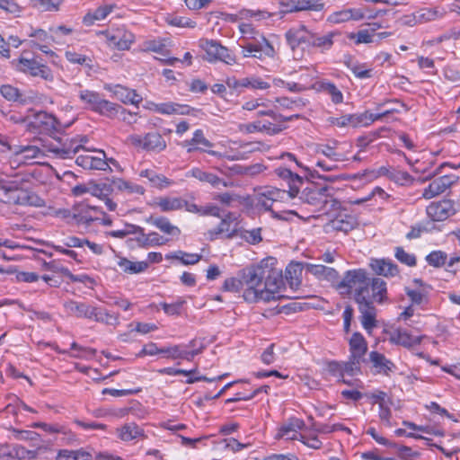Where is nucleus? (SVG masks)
<instances>
[{
  "mask_svg": "<svg viewBox=\"0 0 460 460\" xmlns=\"http://www.w3.org/2000/svg\"><path fill=\"white\" fill-rule=\"evenodd\" d=\"M276 262V259L273 257L264 259L266 269L261 301L270 302L280 296H276V294L279 293L280 289L284 287V279L282 270L275 266Z\"/></svg>",
  "mask_w": 460,
  "mask_h": 460,
  "instance_id": "nucleus-2",
  "label": "nucleus"
},
{
  "mask_svg": "<svg viewBox=\"0 0 460 460\" xmlns=\"http://www.w3.org/2000/svg\"><path fill=\"white\" fill-rule=\"evenodd\" d=\"M162 354H165L169 358L187 360L186 346L174 345L172 347H166L162 350Z\"/></svg>",
  "mask_w": 460,
  "mask_h": 460,
  "instance_id": "nucleus-54",
  "label": "nucleus"
},
{
  "mask_svg": "<svg viewBox=\"0 0 460 460\" xmlns=\"http://www.w3.org/2000/svg\"><path fill=\"white\" fill-rule=\"evenodd\" d=\"M11 64L15 70L31 76H40L45 80H52L53 78L50 69L34 59L20 58L12 60Z\"/></svg>",
  "mask_w": 460,
  "mask_h": 460,
  "instance_id": "nucleus-11",
  "label": "nucleus"
},
{
  "mask_svg": "<svg viewBox=\"0 0 460 460\" xmlns=\"http://www.w3.org/2000/svg\"><path fill=\"white\" fill-rule=\"evenodd\" d=\"M27 35L30 38L34 39L31 41V46L37 47L40 50L46 54L51 52L49 48V45L50 44L53 39L52 36L49 35L47 31H45L42 29L31 28L30 31L27 32Z\"/></svg>",
  "mask_w": 460,
  "mask_h": 460,
  "instance_id": "nucleus-25",
  "label": "nucleus"
},
{
  "mask_svg": "<svg viewBox=\"0 0 460 460\" xmlns=\"http://www.w3.org/2000/svg\"><path fill=\"white\" fill-rule=\"evenodd\" d=\"M0 93L4 98L11 102H20L24 103L29 99H31L30 96H24L20 93L19 89L10 84L2 85L0 87Z\"/></svg>",
  "mask_w": 460,
  "mask_h": 460,
  "instance_id": "nucleus-46",
  "label": "nucleus"
},
{
  "mask_svg": "<svg viewBox=\"0 0 460 460\" xmlns=\"http://www.w3.org/2000/svg\"><path fill=\"white\" fill-rule=\"evenodd\" d=\"M446 13L447 10L443 7L422 8L412 13V20L415 22L425 23L442 19Z\"/></svg>",
  "mask_w": 460,
  "mask_h": 460,
  "instance_id": "nucleus-26",
  "label": "nucleus"
},
{
  "mask_svg": "<svg viewBox=\"0 0 460 460\" xmlns=\"http://www.w3.org/2000/svg\"><path fill=\"white\" fill-rule=\"evenodd\" d=\"M370 267L376 274L385 277H394L399 273L398 266L385 259L372 260Z\"/></svg>",
  "mask_w": 460,
  "mask_h": 460,
  "instance_id": "nucleus-32",
  "label": "nucleus"
},
{
  "mask_svg": "<svg viewBox=\"0 0 460 460\" xmlns=\"http://www.w3.org/2000/svg\"><path fill=\"white\" fill-rule=\"evenodd\" d=\"M335 32H329L325 35L319 36L314 33L313 47L321 48L323 49H329L333 44V38L336 36Z\"/></svg>",
  "mask_w": 460,
  "mask_h": 460,
  "instance_id": "nucleus-56",
  "label": "nucleus"
},
{
  "mask_svg": "<svg viewBox=\"0 0 460 460\" xmlns=\"http://www.w3.org/2000/svg\"><path fill=\"white\" fill-rule=\"evenodd\" d=\"M314 33L308 31L304 25L292 28L286 33L287 40L292 49L302 47L303 49L313 46Z\"/></svg>",
  "mask_w": 460,
  "mask_h": 460,
  "instance_id": "nucleus-14",
  "label": "nucleus"
},
{
  "mask_svg": "<svg viewBox=\"0 0 460 460\" xmlns=\"http://www.w3.org/2000/svg\"><path fill=\"white\" fill-rule=\"evenodd\" d=\"M391 112L392 111L390 110L379 114H374L369 111H365L357 114H346L339 118L331 117L329 118L328 121L330 122V124L340 128L366 127L369 126L376 120L381 119L383 117L386 116L387 114H390Z\"/></svg>",
  "mask_w": 460,
  "mask_h": 460,
  "instance_id": "nucleus-7",
  "label": "nucleus"
},
{
  "mask_svg": "<svg viewBox=\"0 0 460 460\" xmlns=\"http://www.w3.org/2000/svg\"><path fill=\"white\" fill-rule=\"evenodd\" d=\"M264 260L256 265H252L243 269L240 272L243 286V298L250 303L261 301V293L263 288V280L265 279Z\"/></svg>",
  "mask_w": 460,
  "mask_h": 460,
  "instance_id": "nucleus-1",
  "label": "nucleus"
},
{
  "mask_svg": "<svg viewBox=\"0 0 460 460\" xmlns=\"http://www.w3.org/2000/svg\"><path fill=\"white\" fill-rule=\"evenodd\" d=\"M241 20H248L252 22H261L266 20L271 16V14L263 10H250L243 9L239 12L238 14Z\"/></svg>",
  "mask_w": 460,
  "mask_h": 460,
  "instance_id": "nucleus-49",
  "label": "nucleus"
},
{
  "mask_svg": "<svg viewBox=\"0 0 460 460\" xmlns=\"http://www.w3.org/2000/svg\"><path fill=\"white\" fill-rule=\"evenodd\" d=\"M369 360L376 369L377 373L389 376L390 372H393L395 369V365L386 358L384 354L377 351H371L369 353Z\"/></svg>",
  "mask_w": 460,
  "mask_h": 460,
  "instance_id": "nucleus-29",
  "label": "nucleus"
},
{
  "mask_svg": "<svg viewBox=\"0 0 460 460\" xmlns=\"http://www.w3.org/2000/svg\"><path fill=\"white\" fill-rule=\"evenodd\" d=\"M187 177H194L202 182H208L211 184L213 187H218L219 185H223L224 187H227L226 181L217 177V175L204 172L199 168H192L186 173Z\"/></svg>",
  "mask_w": 460,
  "mask_h": 460,
  "instance_id": "nucleus-36",
  "label": "nucleus"
},
{
  "mask_svg": "<svg viewBox=\"0 0 460 460\" xmlns=\"http://www.w3.org/2000/svg\"><path fill=\"white\" fill-rule=\"evenodd\" d=\"M186 301L184 299L179 298L176 302L172 304L162 302L160 303V306L168 315H179Z\"/></svg>",
  "mask_w": 460,
  "mask_h": 460,
  "instance_id": "nucleus-60",
  "label": "nucleus"
},
{
  "mask_svg": "<svg viewBox=\"0 0 460 460\" xmlns=\"http://www.w3.org/2000/svg\"><path fill=\"white\" fill-rule=\"evenodd\" d=\"M96 315L97 316H95L93 320L95 322L103 323L109 325H116L119 323V316L117 314H111L109 311L102 307L98 306Z\"/></svg>",
  "mask_w": 460,
  "mask_h": 460,
  "instance_id": "nucleus-51",
  "label": "nucleus"
},
{
  "mask_svg": "<svg viewBox=\"0 0 460 460\" xmlns=\"http://www.w3.org/2000/svg\"><path fill=\"white\" fill-rule=\"evenodd\" d=\"M92 455L83 448L76 450L60 449L55 460H91Z\"/></svg>",
  "mask_w": 460,
  "mask_h": 460,
  "instance_id": "nucleus-45",
  "label": "nucleus"
},
{
  "mask_svg": "<svg viewBox=\"0 0 460 460\" xmlns=\"http://www.w3.org/2000/svg\"><path fill=\"white\" fill-rule=\"evenodd\" d=\"M75 163L87 170H102L105 171L109 168V164L106 160V155L103 151H95V154L86 153L77 156Z\"/></svg>",
  "mask_w": 460,
  "mask_h": 460,
  "instance_id": "nucleus-16",
  "label": "nucleus"
},
{
  "mask_svg": "<svg viewBox=\"0 0 460 460\" xmlns=\"http://www.w3.org/2000/svg\"><path fill=\"white\" fill-rule=\"evenodd\" d=\"M33 124L41 130L57 129L59 123L55 116L44 111L38 112L35 115Z\"/></svg>",
  "mask_w": 460,
  "mask_h": 460,
  "instance_id": "nucleus-40",
  "label": "nucleus"
},
{
  "mask_svg": "<svg viewBox=\"0 0 460 460\" xmlns=\"http://www.w3.org/2000/svg\"><path fill=\"white\" fill-rule=\"evenodd\" d=\"M32 7L40 12H54L58 9L59 0H30Z\"/></svg>",
  "mask_w": 460,
  "mask_h": 460,
  "instance_id": "nucleus-52",
  "label": "nucleus"
},
{
  "mask_svg": "<svg viewBox=\"0 0 460 460\" xmlns=\"http://www.w3.org/2000/svg\"><path fill=\"white\" fill-rule=\"evenodd\" d=\"M9 149L20 163L24 164L39 157L41 154L40 149L35 146H9Z\"/></svg>",
  "mask_w": 460,
  "mask_h": 460,
  "instance_id": "nucleus-27",
  "label": "nucleus"
},
{
  "mask_svg": "<svg viewBox=\"0 0 460 460\" xmlns=\"http://www.w3.org/2000/svg\"><path fill=\"white\" fill-rule=\"evenodd\" d=\"M289 199L287 190L274 187H264L258 190L253 197L254 205L264 210H270L273 205Z\"/></svg>",
  "mask_w": 460,
  "mask_h": 460,
  "instance_id": "nucleus-8",
  "label": "nucleus"
},
{
  "mask_svg": "<svg viewBox=\"0 0 460 460\" xmlns=\"http://www.w3.org/2000/svg\"><path fill=\"white\" fill-rule=\"evenodd\" d=\"M395 258L402 263L413 267L416 265L417 261L414 254L408 253L403 250L402 247H396L395 248Z\"/></svg>",
  "mask_w": 460,
  "mask_h": 460,
  "instance_id": "nucleus-61",
  "label": "nucleus"
},
{
  "mask_svg": "<svg viewBox=\"0 0 460 460\" xmlns=\"http://www.w3.org/2000/svg\"><path fill=\"white\" fill-rule=\"evenodd\" d=\"M91 210H96V208H90L87 207L86 205L81 204L75 208L73 212L67 209H58L56 212V215L58 217L64 218L69 224H86L90 221H93V218L90 215Z\"/></svg>",
  "mask_w": 460,
  "mask_h": 460,
  "instance_id": "nucleus-17",
  "label": "nucleus"
},
{
  "mask_svg": "<svg viewBox=\"0 0 460 460\" xmlns=\"http://www.w3.org/2000/svg\"><path fill=\"white\" fill-rule=\"evenodd\" d=\"M79 99L86 108L101 115L113 118L119 111L120 106L103 99L100 93L87 89L79 91Z\"/></svg>",
  "mask_w": 460,
  "mask_h": 460,
  "instance_id": "nucleus-4",
  "label": "nucleus"
},
{
  "mask_svg": "<svg viewBox=\"0 0 460 460\" xmlns=\"http://www.w3.org/2000/svg\"><path fill=\"white\" fill-rule=\"evenodd\" d=\"M166 142L161 134L149 132L146 134L144 149L154 152H161L166 148Z\"/></svg>",
  "mask_w": 460,
  "mask_h": 460,
  "instance_id": "nucleus-43",
  "label": "nucleus"
},
{
  "mask_svg": "<svg viewBox=\"0 0 460 460\" xmlns=\"http://www.w3.org/2000/svg\"><path fill=\"white\" fill-rule=\"evenodd\" d=\"M199 46L206 54L204 58L210 63L220 61L229 66L237 63L234 53L216 40L201 39Z\"/></svg>",
  "mask_w": 460,
  "mask_h": 460,
  "instance_id": "nucleus-6",
  "label": "nucleus"
},
{
  "mask_svg": "<svg viewBox=\"0 0 460 460\" xmlns=\"http://www.w3.org/2000/svg\"><path fill=\"white\" fill-rule=\"evenodd\" d=\"M456 213L455 204L452 200L444 199L433 202L427 208V214L433 221H443Z\"/></svg>",
  "mask_w": 460,
  "mask_h": 460,
  "instance_id": "nucleus-18",
  "label": "nucleus"
},
{
  "mask_svg": "<svg viewBox=\"0 0 460 460\" xmlns=\"http://www.w3.org/2000/svg\"><path fill=\"white\" fill-rule=\"evenodd\" d=\"M111 235L114 237L123 238L127 235V234H133V237H129L127 240V245L130 249L136 248H148L154 246H160L166 244L168 242L172 240V238L161 235L158 232H149L148 234H145V232H111Z\"/></svg>",
  "mask_w": 460,
  "mask_h": 460,
  "instance_id": "nucleus-5",
  "label": "nucleus"
},
{
  "mask_svg": "<svg viewBox=\"0 0 460 460\" xmlns=\"http://www.w3.org/2000/svg\"><path fill=\"white\" fill-rule=\"evenodd\" d=\"M111 192L112 187L110 184L90 181V194L104 201L108 210L114 211L117 208V204L110 199Z\"/></svg>",
  "mask_w": 460,
  "mask_h": 460,
  "instance_id": "nucleus-20",
  "label": "nucleus"
},
{
  "mask_svg": "<svg viewBox=\"0 0 460 460\" xmlns=\"http://www.w3.org/2000/svg\"><path fill=\"white\" fill-rule=\"evenodd\" d=\"M101 34L105 37L106 42L110 47L119 50L129 49L135 40L134 34L127 31L124 27L104 31H102Z\"/></svg>",
  "mask_w": 460,
  "mask_h": 460,
  "instance_id": "nucleus-12",
  "label": "nucleus"
},
{
  "mask_svg": "<svg viewBox=\"0 0 460 460\" xmlns=\"http://www.w3.org/2000/svg\"><path fill=\"white\" fill-rule=\"evenodd\" d=\"M447 254L442 251H433L426 256V261L429 265L439 268L447 262Z\"/></svg>",
  "mask_w": 460,
  "mask_h": 460,
  "instance_id": "nucleus-55",
  "label": "nucleus"
},
{
  "mask_svg": "<svg viewBox=\"0 0 460 460\" xmlns=\"http://www.w3.org/2000/svg\"><path fill=\"white\" fill-rule=\"evenodd\" d=\"M105 88L111 91L113 95L123 103L137 104L142 101V97L134 90H130L121 85H116L112 89L110 87Z\"/></svg>",
  "mask_w": 460,
  "mask_h": 460,
  "instance_id": "nucleus-31",
  "label": "nucleus"
},
{
  "mask_svg": "<svg viewBox=\"0 0 460 460\" xmlns=\"http://www.w3.org/2000/svg\"><path fill=\"white\" fill-rule=\"evenodd\" d=\"M13 458L16 457L19 460H33L37 457V452L33 450H28L22 446H15L13 450Z\"/></svg>",
  "mask_w": 460,
  "mask_h": 460,
  "instance_id": "nucleus-64",
  "label": "nucleus"
},
{
  "mask_svg": "<svg viewBox=\"0 0 460 460\" xmlns=\"http://www.w3.org/2000/svg\"><path fill=\"white\" fill-rule=\"evenodd\" d=\"M349 39L354 40L355 44L372 43L374 41V35L367 30H360L356 33H350Z\"/></svg>",
  "mask_w": 460,
  "mask_h": 460,
  "instance_id": "nucleus-62",
  "label": "nucleus"
},
{
  "mask_svg": "<svg viewBox=\"0 0 460 460\" xmlns=\"http://www.w3.org/2000/svg\"><path fill=\"white\" fill-rule=\"evenodd\" d=\"M190 109L186 105H181L176 102H162L160 103L158 113L163 115H172V114H181L185 115L189 114Z\"/></svg>",
  "mask_w": 460,
  "mask_h": 460,
  "instance_id": "nucleus-47",
  "label": "nucleus"
},
{
  "mask_svg": "<svg viewBox=\"0 0 460 460\" xmlns=\"http://www.w3.org/2000/svg\"><path fill=\"white\" fill-rule=\"evenodd\" d=\"M113 4H104L98 7L93 13H86L83 18V22L86 26H91L95 21L104 20L114 9Z\"/></svg>",
  "mask_w": 460,
  "mask_h": 460,
  "instance_id": "nucleus-42",
  "label": "nucleus"
},
{
  "mask_svg": "<svg viewBox=\"0 0 460 460\" xmlns=\"http://www.w3.org/2000/svg\"><path fill=\"white\" fill-rule=\"evenodd\" d=\"M241 48L243 58L262 59L263 58H274L276 53L273 45L264 36H260V40L249 41Z\"/></svg>",
  "mask_w": 460,
  "mask_h": 460,
  "instance_id": "nucleus-9",
  "label": "nucleus"
},
{
  "mask_svg": "<svg viewBox=\"0 0 460 460\" xmlns=\"http://www.w3.org/2000/svg\"><path fill=\"white\" fill-rule=\"evenodd\" d=\"M275 172L279 177L288 181L289 190L287 191L288 198H296L299 192L300 186L303 184L302 177L296 173H293L290 169L285 167H279Z\"/></svg>",
  "mask_w": 460,
  "mask_h": 460,
  "instance_id": "nucleus-22",
  "label": "nucleus"
},
{
  "mask_svg": "<svg viewBox=\"0 0 460 460\" xmlns=\"http://www.w3.org/2000/svg\"><path fill=\"white\" fill-rule=\"evenodd\" d=\"M304 426V420L297 418H291L280 427L279 435L287 439H298V430L302 429Z\"/></svg>",
  "mask_w": 460,
  "mask_h": 460,
  "instance_id": "nucleus-30",
  "label": "nucleus"
},
{
  "mask_svg": "<svg viewBox=\"0 0 460 460\" xmlns=\"http://www.w3.org/2000/svg\"><path fill=\"white\" fill-rule=\"evenodd\" d=\"M117 434L122 441L126 442L138 438H145L146 437L144 429L135 422L125 423L121 428L117 429Z\"/></svg>",
  "mask_w": 460,
  "mask_h": 460,
  "instance_id": "nucleus-28",
  "label": "nucleus"
},
{
  "mask_svg": "<svg viewBox=\"0 0 460 460\" xmlns=\"http://www.w3.org/2000/svg\"><path fill=\"white\" fill-rule=\"evenodd\" d=\"M118 265L121 268L123 272L128 274L142 273L148 269V262L145 261L135 262L127 258H119Z\"/></svg>",
  "mask_w": 460,
  "mask_h": 460,
  "instance_id": "nucleus-44",
  "label": "nucleus"
},
{
  "mask_svg": "<svg viewBox=\"0 0 460 460\" xmlns=\"http://www.w3.org/2000/svg\"><path fill=\"white\" fill-rule=\"evenodd\" d=\"M243 228L239 215L230 213L223 217L222 226L218 230H243Z\"/></svg>",
  "mask_w": 460,
  "mask_h": 460,
  "instance_id": "nucleus-50",
  "label": "nucleus"
},
{
  "mask_svg": "<svg viewBox=\"0 0 460 460\" xmlns=\"http://www.w3.org/2000/svg\"><path fill=\"white\" fill-rule=\"evenodd\" d=\"M243 89H251L253 91L256 90H267L270 87L269 82L265 81L263 78L256 75H251L243 77Z\"/></svg>",
  "mask_w": 460,
  "mask_h": 460,
  "instance_id": "nucleus-48",
  "label": "nucleus"
},
{
  "mask_svg": "<svg viewBox=\"0 0 460 460\" xmlns=\"http://www.w3.org/2000/svg\"><path fill=\"white\" fill-rule=\"evenodd\" d=\"M305 263L292 261L286 268L285 278L293 291L297 290L301 285L302 271L305 269Z\"/></svg>",
  "mask_w": 460,
  "mask_h": 460,
  "instance_id": "nucleus-21",
  "label": "nucleus"
},
{
  "mask_svg": "<svg viewBox=\"0 0 460 460\" xmlns=\"http://www.w3.org/2000/svg\"><path fill=\"white\" fill-rule=\"evenodd\" d=\"M341 295L349 296L355 288L354 300L359 291L362 296H367L369 294V278L363 269L351 270L345 272L342 280L337 285Z\"/></svg>",
  "mask_w": 460,
  "mask_h": 460,
  "instance_id": "nucleus-3",
  "label": "nucleus"
},
{
  "mask_svg": "<svg viewBox=\"0 0 460 460\" xmlns=\"http://www.w3.org/2000/svg\"><path fill=\"white\" fill-rule=\"evenodd\" d=\"M191 145H201L203 146L202 148L204 149L205 147L213 146V144L204 137L203 131L201 129H197L193 133V137L190 140H185L182 143L183 146H188Z\"/></svg>",
  "mask_w": 460,
  "mask_h": 460,
  "instance_id": "nucleus-58",
  "label": "nucleus"
},
{
  "mask_svg": "<svg viewBox=\"0 0 460 460\" xmlns=\"http://www.w3.org/2000/svg\"><path fill=\"white\" fill-rule=\"evenodd\" d=\"M305 266L307 272L313 274L319 279L333 281L338 278V272L333 268L311 263H305Z\"/></svg>",
  "mask_w": 460,
  "mask_h": 460,
  "instance_id": "nucleus-35",
  "label": "nucleus"
},
{
  "mask_svg": "<svg viewBox=\"0 0 460 460\" xmlns=\"http://www.w3.org/2000/svg\"><path fill=\"white\" fill-rule=\"evenodd\" d=\"M459 176L456 174H448L435 179L429 185L424 189L422 197L426 199H430L444 193L452 185L456 183Z\"/></svg>",
  "mask_w": 460,
  "mask_h": 460,
  "instance_id": "nucleus-15",
  "label": "nucleus"
},
{
  "mask_svg": "<svg viewBox=\"0 0 460 460\" xmlns=\"http://www.w3.org/2000/svg\"><path fill=\"white\" fill-rule=\"evenodd\" d=\"M239 31L244 39L251 41H256V40H260V36H262L251 23L245 22L239 24Z\"/></svg>",
  "mask_w": 460,
  "mask_h": 460,
  "instance_id": "nucleus-59",
  "label": "nucleus"
},
{
  "mask_svg": "<svg viewBox=\"0 0 460 460\" xmlns=\"http://www.w3.org/2000/svg\"><path fill=\"white\" fill-rule=\"evenodd\" d=\"M367 350V343L359 332H354L349 340L350 356L362 358Z\"/></svg>",
  "mask_w": 460,
  "mask_h": 460,
  "instance_id": "nucleus-37",
  "label": "nucleus"
},
{
  "mask_svg": "<svg viewBox=\"0 0 460 460\" xmlns=\"http://www.w3.org/2000/svg\"><path fill=\"white\" fill-rule=\"evenodd\" d=\"M238 237L252 244L258 243L262 240L261 232H211L210 240L217 238L234 239Z\"/></svg>",
  "mask_w": 460,
  "mask_h": 460,
  "instance_id": "nucleus-23",
  "label": "nucleus"
},
{
  "mask_svg": "<svg viewBox=\"0 0 460 460\" xmlns=\"http://www.w3.org/2000/svg\"><path fill=\"white\" fill-rule=\"evenodd\" d=\"M185 200L178 197H161L155 201V205L163 212H171L183 208Z\"/></svg>",
  "mask_w": 460,
  "mask_h": 460,
  "instance_id": "nucleus-38",
  "label": "nucleus"
},
{
  "mask_svg": "<svg viewBox=\"0 0 460 460\" xmlns=\"http://www.w3.org/2000/svg\"><path fill=\"white\" fill-rule=\"evenodd\" d=\"M312 88L316 92L324 93L329 95L334 104L343 102L344 98L342 92L333 83L328 80L318 81L313 84Z\"/></svg>",
  "mask_w": 460,
  "mask_h": 460,
  "instance_id": "nucleus-24",
  "label": "nucleus"
},
{
  "mask_svg": "<svg viewBox=\"0 0 460 460\" xmlns=\"http://www.w3.org/2000/svg\"><path fill=\"white\" fill-rule=\"evenodd\" d=\"M64 307L69 314L78 318L94 320V317L97 316L98 306L87 303L69 300L64 303Z\"/></svg>",
  "mask_w": 460,
  "mask_h": 460,
  "instance_id": "nucleus-19",
  "label": "nucleus"
},
{
  "mask_svg": "<svg viewBox=\"0 0 460 460\" xmlns=\"http://www.w3.org/2000/svg\"><path fill=\"white\" fill-rule=\"evenodd\" d=\"M282 13H292L302 10H307L312 7V4L309 1L305 0H298L297 2L292 1L291 3H282Z\"/></svg>",
  "mask_w": 460,
  "mask_h": 460,
  "instance_id": "nucleus-57",
  "label": "nucleus"
},
{
  "mask_svg": "<svg viewBox=\"0 0 460 460\" xmlns=\"http://www.w3.org/2000/svg\"><path fill=\"white\" fill-rule=\"evenodd\" d=\"M82 148V146L77 144L75 138H72L61 146H50L49 152L55 154L58 158L66 159L71 158L73 155L77 153Z\"/></svg>",
  "mask_w": 460,
  "mask_h": 460,
  "instance_id": "nucleus-33",
  "label": "nucleus"
},
{
  "mask_svg": "<svg viewBox=\"0 0 460 460\" xmlns=\"http://www.w3.org/2000/svg\"><path fill=\"white\" fill-rule=\"evenodd\" d=\"M361 292L359 291L357 295L355 302L358 305V311L360 313V322L363 328L370 332L374 328L377 326L376 322V309L373 305L370 297L362 296Z\"/></svg>",
  "mask_w": 460,
  "mask_h": 460,
  "instance_id": "nucleus-10",
  "label": "nucleus"
},
{
  "mask_svg": "<svg viewBox=\"0 0 460 460\" xmlns=\"http://www.w3.org/2000/svg\"><path fill=\"white\" fill-rule=\"evenodd\" d=\"M113 185L117 190L121 191H127L128 193H144L143 187L137 184H133L132 182L124 181L122 179L114 180Z\"/></svg>",
  "mask_w": 460,
  "mask_h": 460,
  "instance_id": "nucleus-53",
  "label": "nucleus"
},
{
  "mask_svg": "<svg viewBox=\"0 0 460 460\" xmlns=\"http://www.w3.org/2000/svg\"><path fill=\"white\" fill-rule=\"evenodd\" d=\"M261 107H268L266 99L262 97L246 99L242 105V109L247 111H253Z\"/></svg>",
  "mask_w": 460,
  "mask_h": 460,
  "instance_id": "nucleus-63",
  "label": "nucleus"
},
{
  "mask_svg": "<svg viewBox=\"0 0 460 460\" xmlns=\"http://www.w3.org/2000/svg\"><path fill=\"white\" fill-rule=\"evenodd\" d=\"M326 191L324 188L306 187L301 192L299 199L305 204L314 207L316 209H324L329 202H333V200L328 199Z\"/></svg>",
  "mask_w": 460,
  "mask_h": 460,
  "instance_id": "nucleus-13",
  "label": "nucleus"
},
{
  "mask_svg": "<svg viewBox=\"0 0 460 460\" xmlns=\"http://www.w3.org/2000/svg\"><path fill=\"white\" fill-rule=\"evenodd\" d=\"M369 288L372 291V298L377 303H383L386 300V282L379 278L369 279Z\"/></svg>",
  "mask_w": 460,
  "mask_h": 460,
  "instance_id": "nucleus-41",
  "label": "nucleus"
},
{
  "mask_svg": "<svg viewBox=\"0 0 460 460\" xmlns=\"http://www.w3.org/2000/svg\"><path fill=\"white\" fill-rule=\"evenodd\" d=\"M390 341L405 348H411L420 344L421 338L412 336L405 330L397 329L391 334Z\"/></svg>",
  "mask_w": 460,
  "mask_h": 460,
  "instance_id": "nucleus-34",
  "label": "nucleus"
},
{
  "mask_svg": "<svg viewBox=\"0 0 460 460\" xmlns=\"http://www.w3.org/2000/svg\"><path fill=\"white\" fill-rule=\"evenodd\" d=\"M165 259L178 261L181 264L188 266L197 264L202 259V255L179 250L166 254Z\"/></svg>",
  "mask_w": 460,
  "mask_h": 460,
  "instance_id": "nucleus-39",
  "label": "nucleus"
}]
</instances>
